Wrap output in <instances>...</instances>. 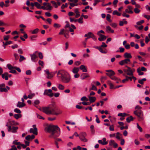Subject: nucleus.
<instances>
[{
	"label": "nucleus",
	"instance_id": "f257e3e1",
	"mask_svg": "<svg viewBox=\"0 0 150 150\" xmlns=\"http://www.w3.org/2000/svg\"><path fill=\"white\" fill-rule=\"evenodd\" d=\"M42 111L47 115H58L62 113V111L56 107L54 103H52L48 106L43 107Z\"/></svg>",
	"mask_w": 150,
	"mask_h": 150
},
{
	"label": "nucleus",
	"instance_id": "f03ea898",
	"mask_svg": "<svg viewBox=\"0 0 150 150\" xmlns=\"http://www.w3.org/2000/svg\"><path fill=\"white\" fill-rule=\"evenodd\" d=\"M45 132L51 133L49 137L55 139L58 137L60 133V128L56 125L47 124L44 127Z\"/></svg>",
	"mask_w": 150,
	"mask_h": 150
},
{
	"label": "nucleus",
	"instance_id": "7ed1b4c3",
	"mask_svg": "<svg viewBox=\"0 0 150 150\" xmlns=\"http://www.w3.org/2000/svg\"><path fill=\"white\" fill-rule=\"evenodd\" d=\"M57 77L60 78L61 81L65 83H70L71 80V77L69 73L64 70L58 71L57 73Z\"/></svg>",
	"mask_w": 150,
	"mask_h": 150
},
{
	"label": "nucleus",
	"instance_id": "20e7f679",
	"mask_svg": "<svg viewBox=\"0 0 150 150\" xmlns=\"http://www.w3.org/2000/svg\"><path fill=\"white\" fill-rule=\"evenodd\" d=\"M134 113L137 116L139 121H142L144 120L143 113L141 110H137L134 111Z\"/></svg>",
	"mask_w": 150,
	"mask_h": 150
},
{
	"label": "nucleus",
	"instance_id": "39448f33",
	"mask_svg": "<svg viewBox=\"0 0 150 150\" xmlns=\"http://www.w3.org/2000/svg\"><path fill=\"white\" fill-rule=\"evenodd\" d=\"M6 126L8 127L7 129L8 132H11L13 133H16L18 128V127L13 126L11 127L10 125L7 124Z\"/></svg>",
	"mask_w": 150,
	"mask_h": 150
},
{
	"label": "nucleus",
	"instance_id": "423d86ee",
	"mask_svg": "<svg viewBox=\"0 0 150 150\" xmlns=\"http://www.w3.org/2000/svg\"><path fill=\"white\" fill-rule=\"evenodd\" d=\"M86 136V132H81L79 134V139L82 141L87 142L88 140L85 138Z\"/></svg>",
	"mask_w": 150,
	"mask_h": 150
},
{
	"label": "nucleus",
	"instance_id": "0eeeda50",
	"mask_svg": "<svg viewBox=\"0 0 150 150\" xmlns=\"http://www.w3.org/2000/svg\"><path fill=\"white\" fill-rule=\"evenodd\" d=\"M52 90L50 89L45 90L44 93V95H46L50 97H52L54 96V94L52 93Z\"/></svg>",
	"mask_w": 150,
	"mask_h": 150
},
{
	"label": "nucleus",
	"instance_id": "6e6552de",
	"mask_svg": "<svg viewBox=\"0 0 150 150\" xmlns=\"http://www.w3.org/2000/svg\"><path fill=\"white\" fill-rule=\"evenodd\" d=\"M46 73L47 76L46 77L48 79H51L54 76V74L53 73L50 72L49 70L46 69L45 71Z\"/></svg>",
	"mask_w": 150,
	"mask_h": 150
},
{
	"label": "nucleus",
	"instance_id": "1a4fd4ad",
	"mask_svg": "<svg viewBox=\"0 0 150 150\" xmlns=\"http://www.w3.org/2000/svg\"><path fill=\"white\" fill-rule=\"evenodd\" d=\"M130 60L129 59H126L122 60L119 62V64L121 65H123L125 64H127L130 62Z\"/></svg>",
	"mask_w": 150,
	"mask_h": 150
},
{
	"label": "nucleus",
	"instance_id": "9d476101",
	"mask_svg": "<svg viewBox=\"0 0 150 150\" xmlns=\"http://www.w3.org/2000/svg\"><path fill=\"white\" fill-rule=\"evenodd\" d=\"M106 71L109 73H106V74L109 76L110 78L112 77L113 75L115 74L114 72L112 70H106Z\"/></svg>",
	"mask_w": 150,
	"mask_h": 150
},
{
	"label": "nucleus",
	"instance_id": "9b49d317",
	"mask_svg": "<svg viewBox=\"0 0 150 150\" xmlns=\"http://www.w3.org/2000/svg\"><path fill=\"white\" fill-rule=\"evenodd\" d=\"M37 52L36 51L35 53L33 54H30L31 59L32 61L34 62H36V60H35L36 59L38 58L37 56L36 55V54Z\"/></svg>",
	"mask_w": 150,
	"mask_h": 150
},
{
	"label": "nucleus",
	"instance_id": "f8f14e48",
	"mask_svg": "<svg viewBox=\"0 0 150 150\" xmlns=\"http://www.w3.org/2000/svg\"><path fill=\"white\" fill-rule=\"evenodd\" d=\"M109 144L110 146H113L114 148H116L117 146V144L115 142V141L113 140H111L109 142Z\"/></svg>",
	"mask_w": 150,
	"mask_h": 150
},
{
	"label": "nucleus",
	"instance_id": "ddd939ff",
	"mask_svg": "<svg viewBox=\"0 0 150 150\" xmlns=\"http://www.w3.org/2000/svg\"><path fill=\"white\" fill-rule=\"evenodd\" d=\"M37 131L38 129L36 127H35L33 129L31 128L30 129V133H33L36 135L38 134Z\"/></svg>",
	"mask_w": 150,
	"mask_h": 150
},
{
	"label": "nucleus",
	"instance_id": "4468645a",
	"mask_svg": "<svg viewBox=\"0 0 150 150\" xmlns=\"http://www.w3.org/2000/svg\"><path fill=\"white\" fill-rule=\"evenodd\" d=\"M7 124H9V125H10L11 126V125H18V123L16 122H15L14 120H9L8 122L7 123Z\"/></svg>",
	"mask_w": 150,
	"mask_h": 150
},
{
	"label": "nucleus",
	"instance_id": "2eb2a0df",
	"mask_svg": "<svg viewBox=\"0 0 150 150\" xmlns=\"http://www.w3.org/2000/svg\"><path fill=\"white\" fill-rule=\"evenodd\" d=\"M35 137L34 135L32 134L31 136L30 135H28L25 138L26 140L28 141L30 140H32L34 139Z\"/></svg>",
	"mask_w": 150,
	"mask_h": 150
},
{
	"label": "nucleus",
	"instance_id": "dca6fc26",
	"mask_svg": "<svg viewBox=\"0 0 150 150\" xmlns=\"http://www.w3.org/2000/svg\"><path fill=\"white\" fill-rule=\"evenodd\" d=\"M79 68L83 72H86L87 71V68L85 66L83 65H81Z\"/></svg>",
	"mask_w": 150,
	"mask_h": 150
},
{
	"label": "nucleus",
	"instance_id": "f3484780",
	"mask_svg": "<svg viewBox=\"0 0 150 150\" xmlns=\"http://www.w3.org/2000/svg\"><path fill=\"white\" fill-rule=\"evenodd\" d=\"M25 105V104L24 103H21L18 101L17 104V106L19 108H22Z\"/></svg>",
	"mask_w": 150,
	"mask_h": 150
},
{
	"label": "nucleus",
	"instance_id": "a211bd4d",
	"mask_svg": "<svg viewBox=\"0 0 150 150\" xmlns=\"http://www.w3.org/2000/svg\"><path fill=\"white\" fill-rule=\"evenodd\" d=\"M100 37L98 38V40L100 41H102L105 40L106 38V37L104 35H99Z\"/></svg>",
	"mask_w": 150,
	"mask_h": 150
},
{
	"label": "nucleus",
	"instance_id": "6ab92c4d",
	"mask_svg": "<svg viewBox=\"0 0 150 150\" xmlns=\"http://www.w3.org/2000/svg\"><path fill=\"white\" fill-rule=\"evenodd\" d=\"M106 31L108 33H113L114 32V30L112 29L111 27L108 26H107L106 27Z\"/></svg>",
	"mask_w": 150,
	"mask_h": 150
},
{
	"label": "nucleus",
	"instance_id": "aec40b11",
	"mask_svg": "<svg viewBox=\"0 0 150 150\" xmlns=\"http://www.w3.org/2000/svg\"><path fill=\"white\" fill-rule=\"evenodd\" d=\"M8 73L6 72L4 73V74H1V76L3 79H5L6 80H7L8 79Z\"/></svg>",
	"mask_w": 150,
	"mask_h": 150
},
{
	"label": "nucleus",
	"instance_id": "412c9836",
	"mask_svg": "<svg viewBox=\"0 0 150 150\" xmlns=\"http://www.w3.org/2000/svg\"><path fill=\"white\" fill-rule=\"evenodd\" d=\"M88 98L90 103L94 102L96 100V98L95 97L89 96Z\"/></svg>",
	"mask_w": 150,
	"mask_h": 150
},
{
	"label": "nucleus",
	"instance_id": "4be33fe9",
	"mask_svg": "<svg viewBox=\"0 0 150 150\" xmlns=\"http://www.w3.org/2000/svg\"><path fill=\"white\" fill-rule=\"evenodd\" d=\"M124 57L126 59H130L132 58V56L130 53L126 52L124 54Z\"/></svg>",
	"mask_w": 150,
	"mask_h": 150
},
{
	"label": "nucleus",
	"instance_id": "5701e85b",
	"mask_svg": "<svg viewBox=\"0 0 150 150\" xmlns=\"http://www.w3.org/2000/svg\"><path fill=\"white\" fill-rule=\"evenodd\" d=\"M79 70V68L74 67L72 69V72L74 74L78 73Z\"/></svg>",
	"mask_w": 150,
	"mask_h": 150
},
{
	"label": "nucleus",
	"instance_id": "b1692460",
	"mask_svg": "<svg viewBox=\"0 0 150 150\" xmlns=\"http://www.w3.org/2000/svg\"><path fill=\"white\" fill-rule=\"evenodd\" d=\"M89 77V75L86 73L83 74L81 75L82 79H84L88 77Z\"/></svg>",
	"mask_w": 150,
	"mask_h": 150
},
{
	"label": "nucleus",
	"instance_id": "393cba45",
	"mask_svg": "<svg viewBox=\"0 0 150 150\" xmlns=\"http://www.w3.org/2000/svg\"><path fill=\"white\" fill-rule=\"evenodd\" d=\"M134 118L132 116H130V117H128L126 119L127 122L128 123H129L131 121L133 120Z\"/></svg>",
	"mask_w": 150,
	"mask_h": 150
},
{
	"label": "nucleus",
	"instance_id": "a878e982",
	"mask_svg": "<svg viewBox=\"0 0 150 150\" xmlns=\"http://www.w3.org/2000/svg\"><path fill=\"white\" fill-rule=\"evenodd\" d=\"M146 78H143L141 80H139L138 81V82L140 84H143L144 81H146Z\"/></svg>",
	"mask_w": 150,
	"mask_h": 150
},
{
	"label": "nucleus",
	"instance_id": "bb28decb",
	"mask_svg": "<svg viewBox=\"0 0 150 150\" xmlns=\"http://www.w3.org/2000/svg\"><path fill=\"white\" fill-rule=\"evenodd\" d=\"M102 47H101L99 49V50L101 53H106L107 52V50L105 49L104 50H103V49L102 48Z\"/></svg>",
	"mask_w": 150,
	"mask_h": 150
},
{
	"label": "nucleus",
	"instance_id": "cd10ccee",
	"mask_svg": "<svg viewBox=\"0 0 150 150\" xmlns=\"http://www.w3.org/2000/svg\"><path fill=\"white\" fill-rule=\"evenodd\" d=\"M108 83L109 84L110 86V89H115V87H114L112 83H111L110 81H108Z\"/></svg>",
	"mask_w": 150,
	"mask_h": 150
},
{
	"label": "nucleus",
	"instance_id": "c85d7f7f",
	"mask_svg": "<svg viewBox=\"0 0 150 150\" xmlns=\"http://www.w3.org/2000/svg\"><path fill=\"white\" fill-rule=\"evenodd\" d=\"M92 33L89 32L88 33L85 34L84 35V36L85 37H87L88 38H91V35H92Z\"/></svg>",
	"mask_w": 150,
	"mask_h": 150
},
{
	"label": "nucleus",
	"instance_id": "c756f323",
	"mask_svg": "<svg viewBox=\"0 0 150 150\" xmlns=\"http://www.w3.org/2000/svg\"><path fill=\"white\" fill-rule=\"evenodd\" d=\"M137 71L139 75H142L144 74V73L141 71V70L140 68H139L137 69Z\"/></svg>",
	"mask_w": 150,
	"mask_h": 150
},
{
	"label": "nucleus",
	"instance_id": "7c9ffc66",
	"mask_svg": "<svg viewBox=\"0 0 150 150\" xmlns=\"http://www.w3.org/2000/svg\"><path fill=\"white\" fill-rule=\"evenodd\" d=\"M111 16L110 15L108 14L107 15L106 20L110 22H111L112 21L110 19Z\"/></svg>",
	"mask_w": 150,
	"mask_h": 150
},
{
	"label": "nucleus",
	"instance_id": "2f4dec72",
	"mask_svg": "<svg viewBox=\"0 0 150 150\" xmlns=\"http://www.w3.org/2000/svg\"><path fill=\"white\" fill-rule=\"evenodd\" d=\"M13 43L11 41H8L6 42L5 43H4V42H3V46H6L10 44Z\"/></svg>",
	"mask_w": 150,
	"mask_h": 150
},
{
	"label": "nucleus",
	"instance_id": "473e14b6",
	"mask_svg": "<svg viewBox=\"0 0 150 150\" xmlns=\"http://www.w3.org/2000/svg\"><path fill=\"white\" fill-rule=\"evenodd\" d=\"M45 8H46V10H51L52 6L50 5V4L47 3V5Z\"/></svg>",
	"mask_w": 150,
	"mask_h": 150
},
{
	"label": "nucleus",
	"instance_id": "72a5a7b5",
	"mask_svg": "<svg viewBox=\"0 0 150 150\" xmlns=\"http://www.w3.org/2000/svg\"><path fill=\"white\" fill-rule=\"evenodd\" d=\"M0 91L1 92H7L8 91V90L5 88H0Z\"/></svg>",
	"mask_w": 150,
	"mask_h": 150
},
{
	"label": "nucleus",
	"instance_id": "f704fd0d",
	"mask_svg": "<svg viewBox=\"0 0 150 150\" xmlns=\"http://www.w3.org/2000/svg\"><path fill=\"white\" fill-rule=\"evenodd\" d=\"M21 114H16L14 115V117L16 119H18L19 118L21 117Z\"/></svg>",
	"mask_w": 150,
	"mask_h": 150
},
{
	"label": "nucleus",
	"instance_id": "c9c22d12",
	"mask_svg": "<svg viewBox=\"0 0 150 150\" xmlns=\"http://www.w3.org/2000/svg\"><path fill=\"white\" fill-rule=\"evenodd\" d=\"M112 14L113 15H116L118 16H120L121 15V13H119L116 10H115L113 11V12L112 13Z\"/></svg>",
	"mask_w": 150,
	"mask_h": 150
},
{
	"label": "nucleus",
	"instance_id": "e433bc0d",
	"mask_svg": "<svg viewBox=\"0 0 150 150\" xmlns=\"http://www.w3.org/2000/svg\"><path fill=\"white\" fill-rule=\"evenodd\" d=\"M66 31V30H65L64 29H61L60 30V32H59V35L64 34L65 33L64 32Z\"/></svg>",
	"mask_w": 150,
	"mask_h": 150
},
{
	"label": "nucleus",
	"instance_id": "4c0bfd02",
	"mask_svg": "<svg viewBox=\"0 0 150 150\" xmlns=\"http://www.w3.org/2000/svg\"><path fill=\"white\" fill-rule=\"evenodd\" d=\"M58 88L60 90H63L64 88V86L63 85L60 84H59Z\"/></svg>",
	"mask_w": 150,
	"mask_h": 150
},
{
	"label": "nucleus",
	"instance_id": "58836bf2",
	"mask_svg": "<svg viewBox=\"0 0 150 150\" xmlns=\"http://www.w3.org/2000/svg\"><path fill=\"white\" fill-rule=\"evenodd\" d=\"M54 27L56 28H59L61 27V25L58 23H55L54 24Z\"/></svg>",
	"mask_w": 150,
	"mask_h": 150
},
{
	"label": "nucleus",
	"instance_id": "ea45409f",
	"mask_svg": "<svg viewBox=\"0 0 150 150\" xmlns=\"http://www.w3.org/2000/svg\"><path fill=\"white\" fill-rule=\"evenodd\" d=\"M126 13H131L132 14L133 13V11H130L127 8H126L125 10V12Z\"/></svg>",
	"mask_w": 150,
	"mask_h": 150
},
{
	"label": "nucleus",
	"instance_id": "a19ab883",
	"mask_svg": "<svg viewBox=\"0 0 150 150\" xmlns=\"http://www.w3.org/2000/svg\"><path fill=\"white\" fill-rule=\"evenodd\" d=\"M39 31V29L38 28H36L33 30L32 32V33L33 34H37L38 33Z\"/></svg>",
	"mask_w": 150,
	"mask_h": 150
},
{
	"label": "nucleus",
	"instance_id": "79ce46f5",
	"mask_svg": "<svg viewBox=\"0 0 150 150\" xmlns=\"http://www.w3.org/2000/svg\"><path fill=\"white\" fill-rule=\"evenodd\" d=\"M37 37V36L36 35H33L30 37V38L32 41L35 40V39Z\"/></svg>",
	"mask_w": 150,
	"mask_h": 150
},
{
	"label": "nucleus",
	"instance_id": "37998d69",
	"mask_svg": "<svg viewBox=\"0 0 150 150\" xmlns=\"http://www.w3.org/2000/svg\"><path fill=\"white\" fill-rule=\"evenodd\" d=\"M92 87L90 89V90H97V88L93 84H91Z\"/></svg>",
	"mask_w": 150,
	"mask_h": 150
},
{
	"label": "nucleus",
	"instance_id": "c03bdc74",
	"mask_svg": "<svg viewBox=\"0 0 150 150\" xmlns=\"http://www.w3.org/2000/svg\"><path fill=\"white\" fill-rule=\"evenodd\" d=\"M35 6L37 8L40 9V5L37 2H35Z\"/></svg>",
	"mask_w": 150,
	"mask_h": 150
},
{
	"label": "nucleus",
	"instance_id": "a18cd8bd",
	"mask_svg": "<svg viewBox=\"0 0 150 150\" xmlns=\"http://www.w3.org/2000/svg\"><path fill=\"white\" fill-rule=\"evenodd\" d=\"M127 114L125 113H118V116H121L122 117H124L126 116V115Z\"/></svg>",
	"mask_w": 150,
	"mask_h": 150
},
{
	"label": "nucleus",
	"instance_id": "49530a36",
	"mask_svg": "<svg viewBox=\"0 0 150 150\" xmlns=\"http://www.w3.org/2000/svg\"><path fill=\"white\" fill-rule=\"evenodd\" d=\"M83 19V18L81 16L80 18L78 19V21L80 23H83V21H82Z\"/></svg>",
	"mask_w": 150,
	"mask_h": 150
},
{
	"label": "nucleus",
	"instance_id": "de8ad7c7",
	"mask_svg": "<svg viewBox=\"0 0 150 150\" xmlns=\"http://www.w3.org/2000/svg\"><path fill=\"white\" fill-rule=\"evenodd\" d=\"M20 59H19V61L20 62H21L23 61V60H24L25 59V58L23 56L20 55Z\"/></svg>",
	"mask_w": 150,
	"mask_h": 150
},
{
	"label": "nucleus",
	"instance_id": "09e8293b",
	"mask_svg": "<svg viewBox=\"0 0 150 150\" xmlns=\"http://www.w3.org/2000/svg\"><path fill=\"white\" fill-rule=\"evenodd\" d=\"M98 142L103 145H105L108 144V142H104V143L102 140H99L98 141Z\"/></svg>",
	"mask_w": 150,
	"mask_h": 150
},
{
	"label": "nucleus",
	"instance_id": "8fccbe9b",
	"mask_svg": "<svg viewBox=\"0 0 150 150\" xmlns=\"http://www.w3.org/2000/svg\"><path fill=\"white\" fill-rule=\"evenodd\" d=\"M134 11L136 13H139L140 11L137 8H135L134 9Z\"/></svg>",
	"mask_w": 150,
	"mask_h": 150
},
{
	"label": "nucleus",
	"instance_id": "3c124183",
	"mask_svg": "<svg viewBox=\"0 0 150 150\" xmlns=\"http://www.w3.org/2000/svg\"><path fill=\"white\" fill-rule=\"evenodd\" d=\"M51 3L54 6L55 8H57V7L58 6L55 1H51Z\"/></svg>",
	"mask_w": 150,
	"mask_h": 150
},
{
	"label": "nucleus",
	"instance_id": "603ef678",
	"mask_svg": "<svg viewBox=\"0 0 150 150\" xmlns=\"http://www.w3.org/2000/svg\"><path fill=\"white\" fill-rule=\"evenodd\" d=\"M150 41V38H149L148 36H146L145 38V42L146 43H147L149 41Z\"/></svg>",
	"mask_w": 150,
	"mask_h": 150
},
{
	"label": "nucleus",
	"instance_id": "864d4df0",
	"mask_svg": "<svg viewBox=\"0 0 150 150\" xmlns=\"http://www.w3.org/2000/svg\"><path fill=\"white\" fill-rule=\"evenodd\" d=\"M14 112L17 113H19V114H20L21 113V110L18 109V108H15L14 110Z\"/></svg>",
	"mask_w": 150,
	"mask_h": 150
},
{
	"label": "nucleus",
	"instance_id": "5fc2aeb1",
	"mask_svg": "<svg viewBox=\"0 0 150 150\" xmlns=\"http://www.w3.org/2000/svg\"><path fill=\"white\" fill-rule=\"evenodd\" d=\"M81 101H88V99L87 98L86 96H83V97L81 98Z\"/></svg>",
	"mask_w": 150,
	"mask_h": 150
},
{
	"label": "nucleus",
	"instance_id": "6e6d98bb",
	"mask_svg": "<svg viewBox=\"0 0 150 150\" xmlns=\"http://www.w3.org/2000/svg\"><path fill=\"white\" fill-rule=\"evenodd\" d=\"M122 16L124 17H125L127 18H129V15L128 14H126V13L125 12H123Z\"/></svg>",
	"mask_w": 150,
	"mask_h": 150
},
{
	"label": "nucleus",
	"instance_id": "4d7b16f0",
	"mask_svg": "<svg viewBox=\"0 0 150 150\" xmlns=\"http://www.w3.org/2000/svg\"><path fill=\"white\" fill-rule=\"evenodd\" d=\"M7 67L10 70H12L13 69V67H12L10 64H8L7 65Z\"/></svg>",
	"mask_w": 150,
	"mask_h": 150
},
{
	"label": "nucleus",
	"instance_id": "13d9d810",
	"mask_svg": "<svg viewBox=\"0 0 150 150\" xmlns=\"http://www.w3.org/2000/svg\"><path fill=\"white\" fill-rule=\"evenodd\" d=\"M144 22V20H141L140 21H138L137 22V24L138 25H140L141 24L143 23Z\"/></svg>",
	"mask_w": 150,
	"mask_h": 150
},
{
	"label": "nucleus",
	"instance_id": "bf43d9fd",
	"mask_svg": "<svg viewBox=\"0 0 150 150\" xmlns=\"http://www.w3.org/2000/svg\"><path fill=\"white\" fill-rule=\"evenodd\" d=\"M10 149V150H18L17 148L15 145L11 146V148Z\"/></svg>",
	"mask_w": 150,
	"mask_h": 150
},
{
	"label": "nucleus",
	"instance_id": "052dcab7",
	"mask_svg": "<svg viewBox=\"0 0 150 150\" xmlns=\"http://www.w3.org/2000/svg\"><path fill=\"white\" fill-rule=\"evenodd\" d=\"M35 94L34 93L28 95V98L30 99H31L34 96Z\"/></svg>",
	"mask_w": 150,
	"mask_h": 150
},
{
	"label": "nucleus",
	"instance_id": "680f3d73",
	"mask_svg": "<svg viewBox=\"0 0 150 150\" xmlns=\"http://www.w3.org/2000/svg\"><path fill=\"white\" fill-rule=\"evenodd\" d=\"M137 127L139 129L140 132H142V127L140 126L138 123H137Z\"/></svg>",
	"mask_w": 150,
	"mask_h": 150
},
{
	"label": "nucleus",
	"instance_id": "e2e57ef3",
	"mask_svg": "<svg viewBox=\"0 0 150 150\" xmlns=\"http://www.w3.org/2000/svg\"><path fill=\"white\" fill-rule=\"evenodd\" d=\"M101 33H104V32L103 30H100V31L98 32L97 34L98 35H102L101 34Z\"/></svg>",
	"mask_w": 150,
	"mask_h": 150
},
{
	"label": "nucleus",
	"instance_id": "0e129e2a",
	"mask_svg": "<svg viewBox=\"0 0 150 150\" xmlns=\"http://www.w3.org/2000/svg\"><path fill=\"white\" fill-rule=\"evenodd\" d=\"M110 25L114 28H115L117 27V24L115 23H113L110 24Z\"/></svg>",
	"mask_w": 150,
	"mask_h": 150
},
{
	"label": "nucleus",
	"instance_id": "69168bd1",
	"mask_svg": "<svg viewBox=\"0 0 150 150\" xmlns=\"http://www.w3.org/2000/svg\"><path fill=\"white\" fill-rule=\"evenodd\" d=\"M109 130L111 131H113L114 130V126L113 125L110 126Z\"/></svg>",
	"mask_w": 150,
	"mask_h": 150
},
{
	"label": "nucleus",
	"instance_id": "338daca9",
	"mask_svg": "<svg viewBox=\"0 0 150 150\" xmlns=\"http://www.w3.org/2000/svg\"><path fill=\"white\" fill-rule=\"evenodd\" d=\"M9 38V37L8 35L4 36V40L5 41H7L8 40Z\"/></svg>",
	"mask_w": 150,
	"mask_h": 150
},
{
	"label": "nucleus",
	"instance_id": "774afa93",
	"mask_svg": "<svg viewBox=\"0 0 150 150\" xmlns=\"http://www.w3.org/2000/svg\"><path fill=\"white\" fill-rule=\"evenodd\" d=\"M143 16L148 20H149L150 19V16L148 15H143Z\"/></svg>",
	"mask_w": 150,
	"mask_h": 150
}]
</instances>
